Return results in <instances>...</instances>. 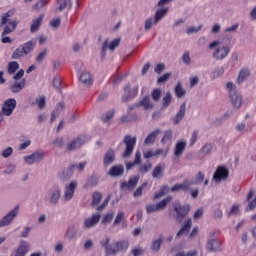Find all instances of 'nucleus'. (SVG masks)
Here are the masks:
<instances>
[{
  "mask_svg": "<svg viewBox=\"0 0 256 256\" xmlns=\"http://www.w3.org/2000/svg\"><path fill=\"white\" fill-rule=\"evenodd\" d=\"M209 49H214L212 52V57L216 61H223L229 57V53H231V48L227 45H223V43L219 40L212 41L209 44Z\"/></svg>",
  "mask_w": 256,
  "mask_h": 256,
  "instance_id": "1",
  "label": "nucleus"
},
{
  "mask_svg": "<svg viewBox=\"0 0 256 256\" xmlns=\"http://www.w3.org/2000/svg\"><path fill=\"white\" fill-rule=\"evenodd\" d=\"M111 238L107 237L104 241H101L102 247H105L108 253H119V251H127L129 249V241L123 240L115 242L112 246L109 245Z\"/></svg>",
  "mask_w": 256,
  "mask_h": 256,
  "instance_id": "2",
  "label": "nucleus"
},
{
  "mask_svg": "<svg viewBox=\"0 0 256 256\" xmlns=\"http://www.w3.org/2000/svg\"><path fill=\"white\" fill-rule=\"evenodd\" d=\"M13 10H9L7 13L3 14L1 24L5 25L4 34L5 33H13L15 29H17V25H19V21L11 20V17L14 15Z\"/></svg>",
  "mask_w": 256,
  "mask_h": 256,
  "instance_id": "3",
  "label": "nucleus"
},
{
  "mask_svg": "<svg viewBox=\"0 0 256 256\" xmlns=\"http://www.w3.org/2000/svg\"><path fill=\"white\" fill-rule=\"evenodd\" d=\"M61 199V187L54 186L51 188L48 195L44 196V203L46 205H57L59 203V200Z\"/></svg>",
  "mask_w": 256,
  "mask_h": 256,
  "instance_id": "4",
  "label": "nucleus"
},
{
  "mask_svg": "<svg viewBox=\"0 0 256 256\" xmlns=\"http://www.w3.org/2000/svg\"><path fill=\"white\" fill-rule=\"evenodd\" d=\"M23 159L26 165H37L45 159V152L43 150H37L30 155L24 156Z\"/></svg>",
  "mask_w": 256,
  "mask_h": 256,
  "instance_id": "5",
  "label": "nucleus"
},
{
  "mask_svg": "<svg viewBox=\"0 0 256 256\" xmlns=\"http://www.w3.org/2000/svg\"><path fill=\"white\" fill-rule=\"evenodd\" d=\"M124 143H125V151L122 154V157L127 158L131 157L133 155V150L135 149V145L137 144V137L135 136H125L124 137Z\"/></svg>",
  "mask_w": 256,
  "mask_h": 256,
  "instance_id": "6",
  "label": "nucleus"
},
{
  "mask_svg": "<svg viewBox=\"0 0 256 256\" xmlns=\"http://www.w3.org/2000/svg\"><path fill=\"white\" fill-rule=\"evenodd\" d=\"M77 181L73 180L69 184H66L64 187V193L62 196V200L64 202L71 201L73 197H75V191L77 190Z\"/></svg>",
  "mask_w": 256,
  "mask_h": 256,
  "instance_id": "7",
  "label": "nucleus"
},
{
  "mask_svg": "<svg viewBox=\"0 0 256 256\" xmlns=\"http://www.w3.org/2000/svg\"><path fill=\"white\" fill-rule=\"evenodd\" d=\"M15 107H17V100H15L14 98L7 99L2 104V115H5V117H11L13 115V112L15 111Z\"/></svg>",
  "mask_w": 256,
  "mask_h": 256,
  "instance_id": "8",
  "label": "nucleus"
},
{
  "mask_svg": "<svg viewBox=\"0 0 256 256\" xmlns=\"http://www.w3.org/2000/svg\"><path fill=\"white\" fill-rule=\"evenodd\" d=\"M173 207L174 211H176L178 221H182L183 217H187L189 211H191V206H189V204L181 206V202L179 201H175Z\"/></svg>",
  "mask_w": 256,
  "mask_h": 256,
  "instance_id": "9",
  "label": "nucleus"
},
{
  "mask_svg": "<svg viewBox=\"0 0 256 256\" xmlns=\"http://www.w3.org/2000/svg\"><path fill=\"white\" fill-rule=\"evenodd\" d=\"M215 183H221V181H227L229 179V169L225 166H219L212 176Z\"/></svg>",
  "mask_w": 256,
  "mask_h": 256,
  "instance_id": "10",
  "label": "nucleus"
},
{
  "mask_svg": "<svg viewBox=\"0 0 256 256\" xmlns=\"http://www.w3.org/2000/svg\"><path fill=\"white\" fill-rule=\"evenodd\" d=\"M17 215H19V207L16 206L0 220V229L3 227H9Z\"/></svg>",
  "mask_w": 256,
  "mask_h": 256,
  "instance_id": "11",
  "label": "nucleus"
},
{
  "mask_svg": "<svg viewBox=\"0 0 256 256\" xmlns=\"http://www.w3.org/2000/svg\"><path fill=\"white\" fill-rule=\"evenodd\" d=\"M101 221V214L95 213L91 217L84 219L83 229H93V227H97Z\"/></svg>",
  "mask_w": 256,
  "mask_h": 256,
  "instance_id": "12",
  "label": "nucleus"
},
{
  "mask_svg": "<svg viewBox=\"0 0 256 256\" xmlns=\"http://www.w3.org/2000/svg\"><path fill=\"white\" fill-rule=\"evenodd\" d=\"M186 111H187V106L185 105V103H182L175 117L172 118L174 125H179L183 121V119H185Z\"/></svg>",
  "mask_w": 256,
  "mask_h": 256,
  "instance_id": "13",
  "label": "nucleus"
},
{
  "mask_svg": "<svg viewBox=\"0 0 256 256\" xmlns=\"http://www.w3.org/2000/svg\"><path fill=\"white\" fill-rule=\"evenodd\" d=\"M140 107H143L145 111H153L155 108V104L151 102V98L149 96L144 97L139 104ZM138 105L136 106H130L129 109H135V107H139Z\"/></svg>",
  "mask_w": 256,
  "mask_h": 256,
  "instance_id": "14",
  "label": "nucleus"
},
{
  "mask_svg": "<svg viewBox=\"0 0 256 256\" xmlns=\"http://www.w3.org/2000/svg\"><path fill=\"white\" fill-rule=\"evenodd\" d=\"M43 19H45V14H41L37 18H34L32 20V23L30 25L31 33H37V31L41 29V25H43Z\"/></svg>",
  "mask_w": 256,
  "mask_h": 256,
  "instance_id": "15",
  "label": "nucleus"
},
{
  "mask_svg": "<svg viewBox=\"0 0 256 256\" xmlns=\"http://www.w3.org/2000/svg\"><path fill=\"white\" fill-rule=\"evenodd\" d=\"M206 249L210 253H215L217 251H221V242H219V240H217V239H210L207 242Z\"/></svg>",
  "mask_w": 256,
  "mask_h": 256,
  "instance_id": "16",
  "label": "nucleus"
},
{
  "mask_svg": "<svg viewBox=\"0 0 256 256\" xmlns=\"http://www.w3.org/2000/svg\"><path fill=\"white\" fill-rule=\"evenodd\" d=\"M187 147V140H179L174 149V155L175 157H181L183 153H185V149Z\"/></svg>",
  "mask_w": 256,
  "mask_h": 256,
  "instance_id": "17",
  "label": "nucleus"
},
{
  "mask_svg": "<svg viewBox=\"0 0 256 256\" xmlns=\"http://www.w3.org/2000/svg\"><path fill=\"white\" fill-rule=\"evenodd\" d=\"M230 99H231V103H232L233 107H235V109H239L241 107V105L243 104V98L237 92L230 93Z\"/></svg>",
  "mask_w": 256,
  "mask_h": 256,
  "instance_id": "18",
  "label": "nucleus"
},
{
  "mask_svg": "<svg viewBox=\"0 0 256 256\" xmlns=\"http://www.w3.org/2000/svg\"><path fill=\"white\" fill-rule=\"evenodd\" d=\"M119 43V39H114L111 43H109V41L106 40L102 45V53H105L107 49H110V51H115V49L119 47Z\"/></svg>",
  "mask_w": 256,
  "mask_h": 256,
  "instance_id": "19",
  "label": "nucleus"
},
{
  "mask_svg": "<svg viewBox=\"0 0 256 256\" xmlns=\"http://www.w3.org/2000/svg\"><path fill=\"white\" fill-rule=\"evenodd\" d=\"M79 81H81V83L86 86L93 85V77L91 76V73L87 71H84L80 74Z\"/></svg>",
  "mask_w": 256,
  "mask_h": 256,
  "instance_id": "20",
  "label": "nucleus"
},
{
  "mask_svg": "<svg viewBox=\"0 0 256 256\" xmlns=\"http://www.w3.org/2000/svg\"><path fill=\"white\" fill-rule=\"evenodd\" d=\"M124 171H125V168L123 167V165H116L109 170L108 175L110 177H121Z\"/></svg>",
  "mask_w": 256,
  "mask_h": 256,
  "instance_id": "21",
  "label": "nucleus"
},
{
  "mask_svg": "<svg viewBox=\"0 0 256 256\" xmlns=\"http://www.w3.org/2000/svg\"><path fill=\"white\" fill-rule=\"evenodd\" d=\"M115 162V151L114 150H108L103 159V163L105 167H109L112 163Z\"/></svg>",
  "mask_w": 256,
  "mask_h": 256,
  "instance_id": "22",
  "label": "nucleus"
},
{
  "mask_svg": "<svg viewBox=\"0 0 256 256\" xmlns=\"http://www.w3.org/2000/svg\"><path fill=\"white\" fill-rule=\"evenodd\" d=\"M124 93L129 99L136 97V95L139 93V85H134L132 88L131 86L127 85L124 89Z\"/></svg>",
  "mask_w": 256,
  "mask_h": 256,
  "instance_id": "23",
  "label": "nucleus"
},
{
  "mask_svg": "<svg viewBox=\"0 0 256 256\" xmlns=\"http://www.w3.org/2000/svg\"><path fill=\"white\" fill-rule=\"evenodd\" d=\"M165 171V164L161 163V164H158L153 172H152V177L154 179H161V177H163V172Z\"/></svg>",
  "mask_w": 256,
  "mask_h": 256,
  "instance_id": "24",
  "label": "nucleus"
},
{
  "mask_svg": "<svg viewBox=\"0 0 256 256\" xmlns=\"http://www.w3.org/2000/svg\"><path fill=\"white\" fill-rule=\"evenodd\" d=\"M193 225V222L191 221V218H189L183 225V227L178 231L176 234V237H181L182 235H185L186 233H189V229H191V226Z\"/></svg>",
  "mask_w": 256,
  "mask_h": 256,
  "instance_id": "25",
  "label": "nucleus"
},
{
  "mask_svg": "<svg viewBox=\"0 0 256 256\" xmlns=\"http://www.w3.org/2000/svg\"><path fill=\"white\" fill-rule=\"evenodd\" d=\"M22 48V51H24V55H29L33 49H35V42L33 40H30L28 42H25L20 46Z\"/></svg>",
  "mask_w": 256,
  "mask_h": 256,
  "instance_id": "26",
  "label": "nucleus"
},
{
  "mask_svg": "<svg viewBox=\"0 0 256 256\" xmlns=\"http://www.w3.org/2000/svg\"><path fill=\"white\" fill-rule=\"evenodd\" d=\"M25 87V79H22L20 82L16 81L14 84L10 87V91L12 93H20V91H23V88Z\"/></svg>",
  "mask_w": 256,
  "mask_h": 256,
  "instance_id": "27",
  "label": "nucleus"
},
{
  "mask_svg": "<svg viewBox=\"0 0 256 256\" xmlns=\"http://www.w3.org/2000/svg\"><path fill=\"white\" fill-rule=\"evenodd\" d=\"M159 133H161L160 129H156L152 133H150L144 141L145 145H153V143H155V139H157V135H159Z\"/></svg>",
  "mask_w": 256,
  "mask_h": 256,
  "instance_id": "28",
  "label": "nucleus"
},
{
  "mask_svg": "<svg viewBox=\"0 0 256 256\" xmlns=\"http://www.w3.org/2000/svg\"><path fill=\"white\" fill-rule=\"evenodd\" d=\"M82 145L83 139L77 138L67 145V151H75V149H79Z\"/></svg>",
  "mask_w": 256,
  "mask_h": 256,
  "instance_id": "29",
  "label": "nucleus"
},
{
  "mask_svg": "<svg viewBox=\"0 0 256 256\" xmlns=\"http://www.w3.org/2000/svg\"><path fill=\"white\" fill-rule=\"evenodd\" d=\"M157 23H159V22L157 20H155V18L153 16L147 18L144 21V30L151 31V29H153V27H155V25H157Z\"/></svg>",
  "mask_w": 256,
  "mask_h": 256,
  "instance_id": "30",
  "label": "nucleus"
},
{
  "mask_svg": "<svg viewBox=\"0 0 256 256\" xmlns=\"http://www.w3.org/2000/svg\"><path fill=\"white\" fill-rule=\"evenodd\" d=\"M161 245H163V237H159L152 241L151 250L154 251V253H159Z\"/></svg>",
  "mask_w": 256,
  "mask_h": 256,
  "instance_id": "31",
  "label": "nucleus"
},
{
  "mask_svg": "<svg viewBox=\"0 0 256 256\" xmlns=\"http://www.w3.org/2000/svg\"><path fill=\"white\" fill-rule=\"evenodd\" d=\"M167 13H169V8H159L156 10L153 17L159 23V21H161V19H163Z\"/></svg>",
  "mask_w": 256,
  "mask_h": 256,
  "instance_id": "32",
  "label": "nucleus"
},
{
  "mask_svg": "<svg viewBox=\"0 0 256 256\" xmlns=\"http://www.w3.org/2000/svg\"><path fill=\"white\" fill-rule=\"evenodd\" d=\"M137 183H139V176H134L130 178L128 182H123L122 187H126L127 189H133V187L137 186Z\"/></svg>",
  "mask_w": 256,
  "mask_h": 256,
  "instance_id": "33",
  "label": "nucleus"
},
{
  "mask_svg": "<svg viewBox=\"0 0 256 256\" xmlns=\"http://www.w3.org/2000/svg\"><path fill=\"white\" fill-rule=\"evenodd\" d=\"M170 189H169V186H162L160 191L157 192L155 195H154V201H157V199H161V197H165V195H167V193H169Z\"/></svg>",
  "mask_w": 256,
  "mask_h": 256,
  "instance_id": "34",
  "label": "nucleus"
},
{
  "mask_svg": "<svg viewBox=\"0 0 256 256\" xmlns=\"http://www.w3.org/2000/svg\"><path fill=\"white\" fill-rule=\"evenodd\" d=\"M30 249H31V244H29V242H27L25 240L20 241V245L18 247V250H20L22 253L27 255V253H28V251H30Z\"/></svg>",
  "mask_w": 256,
  "mask_h": 256,
  "instance_id": "35",
  "label": "nucleus"
},
{
  "mask_svg": "<svg viewBox=\"0 0 256 256\" xmlns=\"http://www.w3.org/2000/svg\"><path fill=\"white\" fill-rule=\"evenodd\" d=\"M172 201H173V197L167 196L162 201L157 203L159 211H163V209H165V207H167V205H169V203H171Z\"/></svg>",
  "mask_w": 256,
  "mask_h": 256,
  "instance_id": "36",
  "label": "nucleus"
},
{
  "mask_svg": "<svg viewBox=\"0 0 256 256\" xmlns=\"http://www.w3.org/2000/svg\"><path fill=\"white\" fill-rule=\"evenodd\" d=\"M23 57H27L25 52L23 51V48L20 46L16 48L12 53V59H21Z\"/></svg>",
  "mask_w": 256,
  "mask_h": 256,
  "instance_id": "37",
  "label": "nucleus"
},
{
  "mask_svg": "<svg viewBox=\"0 0 256 256\" xmlns=\"http://www.w3.org/2000/svg\"><path fill=\"white\" fill-rule=\"evenodd\" d=\"M113 217H115V212L106 213L101 220L102 225H109L113 221Z\"/></svg>",
  "mask_w": 256,
  "mask_h": 256,
  "instance_id": "38",
  "label": "nucleus"
},
{
  "mask_svg": "<svg viewBox=\"0 0 256 256\" xmlns=\"http://www.w3.org/2000/svg\"><path fill=\"white\" fill-rule=\"evenodd\" d=\"M161 94H162L161 89L159 88L153 89L151 92V97L153 101H155L156 103H159V101H161Z\"/></svg>",
  "mask_w": 256,
  "mask_h": 256,
  "instance_id": "39",
  "label": "nucleus"
},
{
  "mask_svg": "<svg viewBox=\"0 0 256 256\" xmlns=\"http://www.w3.org/2000/svg\"><path fill=\"white\" fill-rule=\"evenodd\" d=\"M205 181V173L198 172V174L194 177V181L192 182V185H201Z\"/></svg>",
  "mask_w": 256,
  "mask_h": 256,
  "instance_id": "40",
  "label": "nucleus"
},
{
  "mask_svg": "<svg viewBox=\"0 0 256 256\" xmlns=\"http://www.w3.org/2000/svg\"><path fill=\"white\" fill-rule=\"evenodd\" d=\"M101 199H103V195L101 192H94L93 193V199H92V205L95 207L101 203Z\"/></svg>",
  "mask_w": 256,
  "mask_h": 256,
  "instance_id": "41",
  "label": "nucleus"
},
{
  "mask_svg": "<svg viewBox=\"0 0 256 256\" xmlns=\"http://www.w3.org/2000/svg\"><path fill=\"white\" fill-rule=\"evenodd\" d=\"M115 117V111L110 110L102 116L103 123H109Z\"/></svg>",
  "mask_w": 256,
  "mask_h": 256,
  "instance_id": "42",
  "label": "nucleus"
},
{
  "mask_svg": "<svg viewBox=\"0 0 256 256\" xmlns=\"http://www.w3.org/2000/svg\"><path fill=\"white\" fill-rule=\"evenodd\" d=\"M185 89H183V87L181 86V83H178L175 87V94L176 97H178L179 99H181V97H185Z\"/></svg>",
  "mask_w": 256,
  "mask_h": 256,
  "instance_id": "43",
  "label": "nucleus"
},
{
  "mask_svg": "<svg viewBox=\"0 0 256 256\" xmlns=\"http://www.w3.org/2000/svg\"><path fill=\"white\" fill-rule=\"evenodd\" d=\"M17 69H19V62L13 61L8 64L9 75H13V73H15V71H17Z\"/></svg>",
  "mask_w": 256,
  "mask_h": 256,
  "instance_id": "44",
  "label": "nucleus"
},
{
  "mask_svg": "<svg viewBox=\"0 0 256 256\" xmlns=\"http://www.w3.org/2000/svg\"><path fill=\"white\" fill-rule=\"evenodd\" d=\"M171 93L167 92L166 95L164 96L163 100H162V107L164 109H167V107H169V105H171Z\"/></svg>",
  "mask_w": 256,
  "mask_h": 256,
  "instance_id": "45",
  "label": "nucleus"
},
{
  "mask_svg": "<svg viewBox=\"0 0 256 256\" xmlns=\"http://www.w3.org/2000/svg\"><path fill=\"white\" fill-rule=\"evenodd\" d=\"M159 211V206L157 204H148L146 205V213L151 215V213H157Z\"/></svg>",
  "mask_w": 256,
  "mask_h": 256,
  "instance_id": "46",
  "label": "nucleus"
},
{
  "mask_svg": "<svg viewBox=\"0 0 256 256\" xmlns=\"http://www.w3.org/2000/svg\"><path fill=\"white\" fill-rule=\"evenodd\" d=\"M173 139V131L167 130L164 132V136L161 139V143H167V141H171Z\"/></svg>",
  "mask_w": 256,
  "mask_h": 256,
  "instance_id": "47",
  "label": "nucleus"
},
{
  "mask_svg": "<svg viewBox=\"0 0 256 256\" xmlns=\"http://www.w3.org/2000/svg\"><path fill=\"white\" fill-rule=\"evenodd\" d=\"M65 108V106L63 104H59L58 107L56 108V110L52 113L51 115V121H55V119H57V117H59V111H63V109Z\"/></svg>",
  "mask_w": 256,
  "mask_h": 256,
  "instance_id": "48",
  "label": "nucleus"
},
{
  "mask_svg": "<svg viewBox=\"0 0 256 256\" xmlns=\"http://www.w3.org/2000/svg\"><path fill=\"white\" fill-rule=\"evenodd\" d=\"M86 165H87V162H80L79 164H73L70 166L69 170L74 171V169H77V171H83Z\"/></svg>",
  "mask_w": 256,
  "mask_h": 256,
  "instance_id": "49",
  "label": "nucleus"
},
{
  "mask_svg": "<svg viewBox=\"0 0 256 256\" xmlns=\"http://www.w3.org/2000/svg\"><path fill=\"white\" fill-rule=\"evenodd\" d=\"M124 217H125V213H123V212H121V211L118 212L117 215H116V217H115V219H114L113 227H117V225H119V223H120L121 221H123Z\"/></svg>",
  "mask_w": 256,
  "mask_h": 256,
  "instance_id": "50",
  "label": "nucleus"
},
{
  "mask_svg": "<svg viewBox=\"0 0 256 256\" xmlns=\"http://www.w3.org/2000/svg\"><path fill=\"white\" fill-rule=\"evenodd\" d=\"M223 73H225V69L223 67H216L213 71L214 79H217L218 77H223Z\"/></svg>",
  "mask_w": 256,
  "mask_h": 256,
  "instance_id": "51",
  "label": "nucleus"
},
{
  "mask_svg": "<svg viewBox=\"0 0 256 256\" xmlns=\"http://www.w3.org/2000/svg\"><path fill=\"white\" fill-rule=\"evenodd\" d=\"M200 29H203L202 25L191 26V27L187 28L186 33H187V35H193V33H199Z\"/></svg>",
  "mask_w": 256,
  "mask_h": 256,
  "instance_id": "52",
  "label": "nucleus"
},
{
  "mask_svg": "<svg viewBox=\"0 0 256 256\" xmlns=\"http://www.w3.org/2000/svg\"><path fill=\"white\" fill-rule=\"evenodd\" d=\"M247 77H249V71L247 70L240 71L238 76V83H243L247 79Z\"/></svg>",
  "mask_w": 256,
  "mask_h": 256,
  "instance_id": "53",
  "label": "nucleus"
},
{
  "mask_svg": "<svg viewBox=\"0 0 256 256\" xmlns=\"http://www.w3.org/2000/svg\"><path fill=\"white\" fill-rule=\"evenodd\" d=\"M151 167V162L147 161L144 165L140 166L139 173H149Z\"/></svg>",
  "mask_w": 256,
  "mask_h": 256,
  "instance_id": "54",
  "label": "nucleus"
},
{
  "mask_svg": "<svg viewBox=\"0 0 256 256\" xmlns=\"http://www.w3.org/2000/svg\"><path fill=\"white\" fill-rule=\"evenodd\" d=\"M182 62L184 65H191V56L189 54V51L184 52L182 55Z\"/></svg>",
  "mask_w": 256,
  "mask_h": 256,
  "instance_id": "55",
  "label": "nucleus"
},
{
  "mask_svg": "<svg viewBox=\"0 0 256 256\" xmlns=\"http://www.w3.org/2000/svg\"><path fill=\"white\" fill-rule=\"evenodd\" d=\"M70 1L71 0H58V8L56 9V11H63V9L67 7V4Z\"/></svg>",
  "mask_w": 256,
  "mask_h": 256,
  "instance_id": "56",
  "label": "nucleus"
},
{
  "mask_svg": "<svg viewBox=\"0 0 256 256\" xmlns=\"http://www.w3.org/2000/svg\"><path fill=\"white\" fill-rule=\"evenodd\" d=\"M49 25L52 27V29H58V27L61 25V18L52 19Z\"/></svg>",
  "mask_w": 256,
  "mask_h": 256,
  "instance_id": "57",
  "label": "nucleus"
},
{
  "mask_svg": "<svg viewBox=\"0 0 256 256\" xmlns=\"http://www.w3.org/2000/svg\"><path fill=\"white\" fill-rule=\"evenodd\" d=\"M47 3H49V0H39L34 6L33 9H43V7H45V5H47Z\"/></svg>",
  "mask_w": 256,
  "mask_h": 256,
  "instance_id": "58",
  "label": "nucleus"
},
{
  "mask_svg": "<svg viewBox=\"0 0 256 256\" xmlns=\"http://www.w3.org/2000/svg\"><path fill=\"white\" fill-rule=\"evenodd\" d=\"M29 233H31V227L25 226L20 233V237H22L23 239H27V237H29Z\"/></svg>",
  "mask_w": 256,
  "mask_h": 256,
  "instance_id": "59",
  "label": "nucleus"
},
{
  "mask_svg": "<svg viewBox=\"0 0 256 256\" xmlns=\"http://www.w3.org/2000/svg\"><path fill=\"white\" fill-rule=\"evenodd\" d=\"M147 187V182L143 183L137 190L134 192V197H141L143 195V189Z\"/></svg>",
  "mask_w": 256,
  "mask_h": 256,
  "instance_id": "60",
  "label": "nucleus"
},
{
  "mask_svg": "<svg viewBox=\"0 0 256 256\" xmlns=\"http://www.w3.org/2000/svg\"><path fill=\"white\" fill-rule=\"evenodd\" d=\"M211 151H213V145H211V144H205L202 147V153L204 155H209V153H211Z\"/></svg>",
  "mask_w": 256,
  "mask_h": 256,
  "instance_id": "61",
  "label": "nucleus"
},
{
  "mask_svg": "<svg viewBox=\"0 0 256 256\" xmlns=\"http://www.w3.org/2000/svg\"><path fill=\"white\" fill-rule=\"evenodd\" d=\"M66 237L68 239H74L75 235H77V233L75 232V230H73V228H68L66 230V233H65Z\"/></svg>",
  "mask_w": 256,
  "mask_h": 256,
  "instance_id": "62",
  "label": "nucleus"
},
{
  "mask_svg": "<svg viewBox=\"0 0 256 256\" xmlns=\"http://www.w3.org/2000/svg\"><path fill=\"white\" fill-rule=\"evenodd\" d=\"M256 207V195L252 201L249 202L248 206L246 207V211H253Z\"/></svg>",
  "mask_w": 256,
  "mask_h": 256,
  "instance_id": "63",
  "label": "nucleus"
},
{
  "mask_svg": "<svg viewBox=\"0 0 256 256\" xmlns=\"http://www.w3.org/2000/svg\"><path fill=\"white\" fill-rule=\"evenodd\" d=\"M132 255L133 256H141V255H143V248L137 247V248L132 249Z\"/></svg>",
  "mask_w": 256,
  "mask_h": 256,
  "instance_id": "64",
  "label": "nucleus"
}]
</instances>
